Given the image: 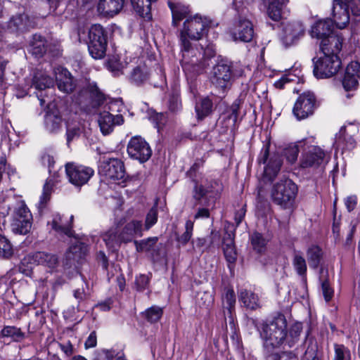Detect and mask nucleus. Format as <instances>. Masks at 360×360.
Here are the masks:
<instances>
[{
  "mask_svg": "<svg viewBox=\"0 0 360 360\" xmlns=\"http://www.w3.org/2000/svg\"><path fill=\"white\" fill-rule=\"evenodd\" d=\"M211 24L212 20L209 17L200 13L190 15L183 23L180 31L181 65L185 73L190 77L200 73L205 67V63L200 61L201 53L193 49L190 41L201 39Z\"/></svg>",
  "mask_w": 360,
  "mask_h": 360,
  "instance_id": "f257e3e1",
  "label": "nucleus"
},
{
  "mask_svg": "<svg viewBox=\"0 0 360 360\" xmlns=\"http://www.w3.org/2000/svg\"><path fill=\"white\" fill-rule=\"evenodd\" d=\"M286 321L278 317L262 328L261 336L264 339V347L266 360H287L292 356L291 352H282L286 342Z\"/></svg>",
  "mask_w": 360,
  "mask_h": 360,
  "instance_id": "f03ea898",
  "label": "nucleus"
},
{
  "mask_svg": "<svg viewBox=\"0 0 360 360\" xmlns=\"http://www.w3.org/2000/svg\"><path fill=\"white\" fill-rule=\"evenodd\" d=\"M243 73L244 70L240 65L221 61L213 68L210 79L217 89L224 92L230 89L233 80L242 77Z\"/></svg>",
  "mask_w": 360,
  "mask_h": 360,
  "instance_id": "7ed1b4c3",
  "label": "nucleus"
},
{
  "mask_svg": "<svg viewBox=\"0 0 360 360\" xmlns=\"http://www.w3.org/2000/svg\"><path fill=\"white\" fill-rule=\"evenodd\" d=\"M78 37L88 45V50L92 58L101 59L105 55L107 47L106 33L99 24H94L88 30L87 37L84 30H79Z\"/></svg>",
  "mask_w": 360,
  "mask_h": 360,
  "instance_id": "20e7f679",
  "label": "nucleus"
},
{
  "mask_svg": "<svg viewBox=\"0 0 360 360\" xmlns=\"http://www.w3.org/2000/svg\"><path fill=\"white\" fill-rule=\"evenodd\" d=\"M297 191L296 184L289 179H284L273 186L271 196L275 204L290 210L293 208Z\"/></svg>",
  "mask_w": 360,
  "mask_h": 360,
  "instance_id": "39448f33",
  "label": "nucleus"
},
{
  "mask_svg": "<svg viewBox=\"0 0 360 360\" xmlns=\"http://www.w3.org/2000/svg\"><path fill=\"white\" fill-rule=\"evenodd\" d=\"M313 73L317 79L330 78L335 75L341 68V60L335 54H323L313 59Z\"/></svg>",
  "mask_w": 360,
  "mask_h": 360,
  "instance_id": "423d86ee",
  "label": "nucleus"
},
{
  "mask_svg": "<svg viewBox=\"0 0 360 360\" xmlns=\"http://www.w3.org/2000/svg\"><path fill=\"white\" fill-rule=\"evenodd\" d=\"M99 174L109 183L120 184L126 179L124 163L117 158L103 161L99 166Z\"/></svg>",
  "mask_w": 360,
  "mask_h": 360,
  "instance_id": "0eeeda50",
  "label": "nucleus"
},
{
  "mask_svg": "<svg viewBox=\"0 0 360 360\" xmlns=\"http://www.w3.org/2000/svg\"><path fill=\"white\" fill-rule=\"evenodd\" d=\"M349 9L354 15H360V1H335L333 6V15L336 27L345 28L349 23Z\"/></svg>",
  "mask_w": 360,
  "mask_h": 360,
  "instance_id": "6e6552de",
  "label": "nucleus"
},
{
  "mask_svg": "<svg viewBox=\"0 0 360 360\" xmlns=\"http://www.w3.org/2000/svg\"><path fill=\"white\" fill-rule=\"evenodd\" d=\"M120 105L121 104L119 101H112L108 107L109 111L105 110L99 113L98 123L103 134H109L112 131L115 125H120L124 122L122 115L117 114L114 115L112 113L115 111H120L119 109H116V107Z\"/></svg>",
  "mask_w": 360,
  "mask_h": 360,
  "instance_id": "1a4fd4ad",
  "label": "nucleus"
},
{
  "mask_svg": "<svg viewBox=\"0 0 360 360\" xmlns=\"http://www.w3.org/2000/svg\"><path fill=\"white\" fill-rule=\"evenodd\" d=\"M32 224V216L30 211L23 202H18L13 216V230L25 235L31 230Z\"/></svg>",
  "mask_w": 360,
  "mask_h": 360,
  "instance_id": "9d476101",
  "label": "nucleus"
},
{
  "mask_svg": "<svg viewBox=\"0 0 360 360\" xmlns=\"http://www.w3.org/2000/svg\"><path fill=\"white\" fill-rule=\"evenodd\" d=\"M65 172L69 181L77 186L86 184L94 174L92 168L72 162L66 164Z\"/></svg>",
  "mask_w": 360,
  "mask_h": 360,
  "instance_id": "9b49d317",
  "label": "nucleus"
},
{
  "mask_svg": "<svg viewBox=\"0 0 360 360\" xmlns=\"http://www.w3.org/2000/svg\"><path fill=\"white\" fill-rule=\"evenodd\" d=\"M269 156V146H266L262 148L261 153L258 158L259 164H266L264 167V177L271 181L274 179L280 171L282 160L278 155L274 154Z\"/></svg>",
  "mask_w": 360,
  "mask_h": 360,
  "instance_id": "f8f14e48",
  "label": "nucleus"
},
{
  "mask_svg": "<svg viewBox=\"0 0 360 360\" xmlns=\"http://www.w3.org/2000/svg\"><path fill=\"white\" fill-rule=\"evenodd\" d=\"M129 155L141 162H146L152 155L148 143L141 136L132 137L127 145Z\"/></svg>",
  "mask_w": 360,
  "mask_h": 360,
  "instance_id": "ddd939ff",
  "label": "nucleus"
},
{
  "mask_svg": "<svg viewBox=\"0 0 360 360\" xmlns=\"http://www.w3.org/2000/svg\"><path fill=\"white\" fill-rule=\"evenodd\" d=\"M315 108L316 98L314 95L311 92H305L298 97L294 105L292 112L297 120H302L311 115Z\"/></svg>",
  "mask_w": 360,
  "mask_h": 360,
  "instance_id": "4468645a",
  "label": "nucleus"
},
{
  "mask_svg": "<svg viewBox=\"0 0 360 360\" xmlns=\"http://www.w3.org/2000/svg\"><path fill=\"white\" fill-rule=\"evenodd\" d=\"M21 264L22 266L29 264H36L37 265H41L49 269L50 271H52L58 266V259L55 255L44 252H37L33 255H28L25 257Z\"/></svg>",
  "mask_w": 360,
  "mask_h": 360,
  "instance_id": "2eb2a0df",
  "label": "nucleus"
},
{
  "mask_svg": "<svg viewBox=\"0 0 360 360\" xmlns=\"http://www.w3.org/2000/svg\"><path fill=\"white\" fill-rule=\"evenodd\" d=\"M359 128L355 124H349L341 127L339 133L336 135L335 143L339 148L342 149H352L355 146L354 136L358 133Z\"/></svg>",
  "mask_w": 360,
  "mask_h": 360,
  "instance_id": "dca6fc26",
  "label": "nucleus"
},
{
  "mask_svg": "<svg viewBox=\"0 0 360 360\" xmlns=\"http://www.w3.org/2000/svg\"><path fill=\"white\" fill-rule=\"evenodd\" d=\"M231 34L234 41H250L254 34L252 22L245 18H240L231 28Z\"/></svg>",
  "mask_w": 360,
  "mask_h": 360,
  "instance_id": "f3484780",
  "label": "nucleus"
},
{
  "mask_svg": "<svg viewBox=\"0 0 360 360\" xmlns=\"http://www.w3.org/2000/svg\"><path fill=\"white\" fill-rule=\"evenodd\" d=\"M304 34V27L298 21L288 22L283 25L282 40L286 46L295 43Z\"/></svg>",
  "mask_w": 360,
  "mask_h": 360,
  "instance_id": "a211bd4d",
  "label": "nucleus"
},
{
  "mask_svg": "<svg viewBox=\"0 0 360 360\" xmlns=\"http://www.w3.org/2000/svg\"><path fill=\"white\" fill-rule=\"evenodd\" d=\"M325 158L326 153L320 147L311 146L302 155L301 166L304 168L316 167L323 163Z\"/></svg>",
  "mask_w": 360,
  "mask_h": 360,
  "instance_id": "6ab92c4d",
  "label": "nucleus"
},
{
  "mask_svg": "<svg viewBox=\"0 0 360 360\" xmlns=\"http://www.w3.org/2000/svg\"><path fill=\"white\" fill-rule=\"evenodd\" d=\"M221 190V185L217 181H213L208 186L201 183L195 187L194 198L199 201L202 200L203 198L215 199L219 196Z\"/></svg>",
  "mask_w": 360,
  "mask_h": 360,
  "instance_id": "aec40b11",
  "label": "nucleus"
},
{
  "mask_svg": "<svg viewBox=\"0 0 360 360\" xmlns=\"http://www.w3.org/2000/svg\"><path fill=\"white\" fill-rule=\"evenodd\" d=\"M343 38L339 33H334L321 40L320 48L323 54H335L338 56L342 46Z\"/></svg>",
  "mask_w": 360,
  "mask_h": 360,
  "instance_id": "412c9836",
  "label": "nucleus"
},
{
  "mask_svg": "<svg viewBox=\"0 0 360 360\" xmlns=\"http://www.w3.org/2000/svg\"><path fill=\"white\" fill-rule=\"evenodd\" d=\"M124 1H98L97 14L103 18H112L124 7Z\"/></svg>",
  "mask_w": 360,
  "mask_h": 360,
  "instance_id": "4be33fe9",
  "label": "nucleus"
},
{
  "mask_svg": "<svg viewBox=\"0 0 360 360\" xmlns=\"http://www.w3.org/2000/svg\"><path fill=\"white\" fill-rule=\"evenodd\" d=\"M34 22L26 14L13 16L7 25V29L11 32H25L34 27Z\"/></svg>",
  "mask_w": 360,
  "mask_h": 360,
  "instance_id": "5701e85b",
  "label": "nucleus"
},
{
  "mask_svg": "<svg viewBox=\"0 0 360 360\" xmlns=\"http://www.w3.org/2000/svg\"><path fill=\"white\" fill-rule=\"evenodd\" d=\"M55 75L60 91L68 94L74 90L75 85L70 72L67 69L58 68L55 70Z\"/></svg>",
  "mask_w": 360,
  "mask_h": 360,
  "instance_id": "b1692460",
  "label": "nucleus"
},
{
  "mask_svg": "<svg viewBox=\"0 0 360 360\" xmlns=\"http://www.w3.org/2000/svg\"><path fill=\"white\" fill-rule=\"evenodd\" d=\"M334 19H326L317 21L311 27V35L312 37L323 40L332 35L333 32Z\"/></svg>",
  "mask_w": 360,
  "mask_h": 360,
  "instance_id": "393cba45",
  "label": "nucleus"
},
{
  "mask_svg": "<svg viewBox=\"0 0 360 360\" xmlns=\"http://www.w3.org/2000/svg\"><path fill=\"white\" fill-rule=\"evenodd\" d=\"M169 7L172 14V23L174 26L184 18H187L191 15V9L188 6L185 5L181 1H168Z\"/></svg>",
  "mask_w": 360,
  "mask_h": 360,
  "instance_id": "a878e982",
  "label": "nucleus"
},
{
  "mask_svg": "<svg viewBox=\"0 0 360 360\" xmlns=\"http://www.w3.org/2000/svg\"><path fill=\"white\" fill-rule=\"evenodd\" d=\"M142 224L139 221H131L127 223L119 234L123 243L132 240L134 237L142 235Z\"/></svg>",
  "mask_w": 360,
  "mask_h": 360,
  "instance_id": "bb28decb",
  "label": "nucleus"
},
{
  "mask_svg": "<svg viewBox=\"0 0 360 360\" xmlns=\"http://www.w3.org/2000/svg\"><path fill=\"white\" fill-rule=\"evenodd\" d=\"M285 1H269L266 8V13L269 18L278 21L288 13Z\"/></svg>",
  "mask_w": 360,
  "mask_h": 360,
  "instance_id": "cd10ccee",
  "label": "nucleus"
},
{
  "mask_svg": "<svg viewBox=\"0 0 360 360\" xmlns=\"http://www.w3.org/2000/svg\"><path fill=\"white\" fill-rule=\"evenodd\" d=\"M239 300L243 304L244 307L251 310H255L260 307L259 299L255 292L243 290L239 294Z\"/></svg>",
  "mask_w": 360,
  "mask_h": 360,
  "instance_id": "c85d7f7f",
  "label": "nucleus"
},
{
  "mask_svg": "<svg viewBox=\"0 0 360 360\" xmlns=\"http://www.w3.org/2000/svg\"><path fill=\"white\" fill-rule=\"evenodd\" d=\"M63 120L58 110L48 111L45 116V126L50 132H55L62 127Z\"/></svg>",
  "mask_w": 360,
  "mask_h": 360,
  "instance_id": "c756f323",
  "label": "nucleus"
},
{
  "mask_svg": "<svg viewBox=\"0 0 360 360\" xmlns=\"http://www.w3.org/2000/svg\"><path fill=\"white\" fill-rule=\"evenodd\" d=\"M51 229L60 234L70 236V224L67 219H64L63 217L59 214L53 215V220L51 223Z\"/></svg>",
  "mask_w": 360,
  "mask_h": 360,
  "instance_id": "7c9ffc66",
  "label": "nucleus"
},
{
  "mask_svg": "<svg viewBox=\"0 0 360 360\" xmlns=\"http://www.w3.org/2000/svg\"><path fill=\"white\" fill-rule=\"evenodd\" d=\"M54 84L53 78L48 76L46 72L37 71L33 78V85L39 91L52 87Z\"/></svg>",
  "mask_w": 360,
  "mask_h": 360,
  "instance_id": "2f4dec72",
  "label": "nucleus"
},
{
  "mask_svg": "<svg viewBox=\"0 0 360 360\" xmlns=\"http://www.w3.org/2000/svg\"><path fill=\"white\" fill-rule=\"evenodd\" d=\"M118 233V227H112L103 236V240L107 248L110 250H115L122 243Z\"/></svg>",
  "mask_w": 360,
  "mask_h": 360,
  "instance_id": "473e14b6",
  "label": "nucleus"
},
{
  "mask_svg": "<svg viewBox=\"0 0 360 360\" xmlns=\"http://www.w3.org/2000/svg\"><path fill=\"white\" fill-rule=\"evenodd\" d=\"M223 250L224 256L229 263H233L236 259L233 238L231 233H227L223 238Z\"/></svg>",
  "mask_w": 360,
  "mask_h": 360,
  "instance_id": "72a5a7b5",
  "label": "nucleus"
},
{
  "mask_svg": "<svg viewBox=\"0 0 360 360\" xmlns=\"http://www.w3.org/2000/svg\"><path fill=\"white\" fill-rule=\"evenodd\" d=\"M87 252V246L80 241L76 240L72 245L70 246L69 251L67 252V257L78 260L82 258Z\"/></svg>",
  "mask_w": 360,
  "mask_h": 360,
  "instance_id": "f704fd0d",
  "label": "nucleus"
},
{
  "mask_svg": "<svg viewBox=\"0 0 360 360\" xmlns=\"http://www.w3.org/2000/svg\"><path fill=\"white\" fill-rule=\"evenodd\" d=\"M322 255V250L319 246H310L307 251V256L309 266L313 269H316L320 264Z\"/></svg>",
  "mask_w": 360,
  "mask_h": 360,
  "instance_id": "c9c22d12",
  "label": "nucleus"
},
{
  "mask_svg": "<svg viewBox=\"0 0 360 360\" xmlns=\"http://www.w3.org/2000/svg\"><path fill=\"white\" fill-rule=\"evenodd\" d=\"M149 77L148 69L146 65L135 68L131 73L130 79L132 82L140 84L146 82Z\"/></svg>",
  "mask_w": 360,
  "mask_h": 360,
  "instance_id": "e433bc0d",
  "label": "nucleus"
},
{
  "mask_svg": "<svg viewBox=\"0 0 360 360\" xmlns=\"http://www.w3.org/2000/svg\"><path fill=\"white\" fill-rule=\"evenodd\" d=\"M150 2L151 1H130L136 13L141 17L148 20L151 18Z\"/></svg>",
  "mask_w": 360,
  "mask_h": 360,
  "instance_id": "4c0bfd02",
  "label": "nucleus"
},
{
  "mask_svg": "<svg viewBox=\"0 0 360 360\" xmlns=\"http://www.w3.org/2000/svg\"><path fill=\"white\" fill-rule=\"evenodd\" d=\"M236 304V296L233 290L228 289L223 297V306L225 310H227L229 318L233 321L232 311L234 310Z\"/></svg>",
  "mask_w": 360,
  "mask_h": 360,
  "instance_id": "58836bf2",
  "label": "nucleus"
},
{
  "mask_svg": "<svg viewBox=\"0 0 360 360\" xmlns=\"http://www.w3.org/2000/svg\"><path fill=\"white\" fill-rule=\"evenodd\" d=\"M84 131V126L80 122H68L66 133L68 143H69L73 139L79 137Z\"/></svg>",
  "mask_w": 360,
  "mask_h": 360,
  "instance_id": "ea45409f",
  "label": "nucleus"
},
{
  "mask_svg": "<svg viewBox=\"0 0 360 360\" xmlns=\"http://www.w3.org/2000/svg\"><path fill=\"white\" fill-rule=\"evenodd\" d=\"M212 108V102L209 98H202L195 105V111L199 119H202L208 115Z\"/></svg>",
  "mask_w": 360,
  "mask_h": 360,
  "instance_id": "a19ab883",
  "label": "nucleus"
},
{
  "mask_svg": "<svg viewBox=\"0 0 360 360\" xmlns=\"http://www.w3.org/2000/svg\"><path fill=\"white\" fill-rule=\"evenodd\" d=\"M293 266L300 276H305L307 272L306 260L300 252H295L292 259Z\"/></svg>",
  "mask_w": 360,
  "mask_h": 360,
  "instance_id": "79ce46f5",
  "label": "nucleus"
},
{
  "mask_svg": "<svg viewBox=\"0 0 360 360\" xmlns=\"http://www.w3.org/2000/svg\"><path fill=\"white\" fill-rule=\"evenodd\" d=\"M30 46H32V53L37 56H41L46 51L44 40L39 35H34Z\"/></svg>",
  "mask_w": 360,
  "mask_h": 360,
  "instance_id": "37998d69",
  "label": "nucleus"
},
{
  "mask_svg": "<svg viewBox=\"0 0 360 360\" xmlns=\"http://www.w3.org/2000/svg\"><path fill=\"white\" fill-rule=\"evenodd\" d=\"M333 360H351V353L343 345L334 344V356Z\"/></svg>",
  "mask_w": 360,
  "mask_h": 360,
  "instance_id": "c03bdc74",
  "label": "nucleus"
},
{
  "mask_svg": "<svg viewBox=\"0 0 360 360\" xmlns=\"http://www.w3.org/2000/svg\"><path fill=\"white\" fill-rule=\"evenodd\" d=\"M356 76L349 75V72H345L342 79V86L345 91H354L359 86V80Z\"/></svg>",
  "mask_w": 360,
  "mask_h": 360,
  "instance_id": "a18cd8bd",
  "label": "nucleus"
},
{
  "mask_svg": "<svg viewBox=\"0 0 360 360\" xmlns=\"http://www.w3.org/2000/svg\"><path fill=\"white\" fill-rule=\"evenodd\" d=\"M251 243L255 251L262 252L265 250L267 240L261 233L256 232L251 236Z\"/></svg>",
  "mask_w": 360,
  "mask_h": 360,
  "instance_id": "49530a36",
  "label": "nucleus"
},
{
  "mask_svg": "<svg viewBox=\"0 0 360 360\" xmlns=\"http://www.w3.org/2000/svg\"><path fill=\"white\" fill-rule=\"evenodd\" d=\"M1 334L4 337H10L15 341H19L24 338V333L20 328L15 326H5L1 330Z\"/></svg>",
  "mask_w": 360,
  "mask_h": 360,
  "instance_id": "de8ad7c7",
  "label": "nucleus"
},
{
  "mask_svg": "<svg viewBox=\"0 0 360 360\" xmlns=\"http://www.w3.org/2000/svg\"><path fill=\"white\" fill-rule=\"evenodd\" d=\"M13 254V250L9 240L0 235V257L9 258Z\"/></svg>",
  "mask_w": 360,
  "mask_h": 360,
  "instance_id": "09e8293b",
  "label": "nucleus"
},
{
  "mask_svg": "<svg viewBox=\"0 0 360 360\" xmlns=\"http://www.w3.org/2000/svg\"><path fill=\"white\" fill-rule=\"evenodd\" d=\"M143 315L148 321L151 323L157 322L162 315V310L159 307L153 306L146 309L143 313Z\"/></svg>",
  "mask_w": 360,
  "mask_h": 360,
  "instance_id": "8fccbe9b",
  "label": "nucleus"
},
{
  "mask_svg": "<svg viewBox=\"0 0 360 360\" xmlns=\"http://www.w3.org/2000/svg\"><path fill=\"white\" fill-rule=\"evenodd\" d=\"M302 331V326L300 323L294 324L290 330L289 335H286V342L289 347H291L293 344L297 340V338Z\"/></svg>",
  "mask_w": 360,
  "mask_h": 360,
  "instance_id": "3c124183",
  "label": "nucleus"
},
{
  "mask_svg": "<svg viewBox=\"0 0 360 360\" xmlns=\"http://www.w3.org/2000/svg\"><path fill=\"white\" fill-rule=\"evenodd\" d=\"M318 345L316 342L312 340H309L307 349L302 357V360H316Z\"/></svg>",
  "mask_w": 360,
  "mask_h": 360,
  "instance_id": "603ef678",
  "label": "nucleus"
},
{
  "mask_svg": "<svg viewBox=\"0 0 360 360\" xmlns=\"http://www.w3.org/2000/svg\"><path fill=\"white\" fill-rule=\"evenodd\" d=\"M298 153L299 148L297 144H290L284 150L287 160L292 164L297 160Z\"/></svg>",
  "mask_w": 360,
  "mask_h": 360,
  "instance_id": "864d4df0",
  "label": "nucleus"
},
{
  "mask_svg": "<svg viewBox=\"0 0 360 360\" xmlns=\"http://www.w3.org/2000/svg\"><path fill=\"white\" fill-rule=\"evenodd\" d=\"M157 240V238H150L139 243L135 241L136 250L139 252L150 251L155 245Z\"/></svg>",
  "mask_w": 360,
  "mask_h": 360,
  "instance_id": "5fc2aeb1",
  "label": "nucleus"
},
{
  "mask_svg": "<svg viewBox=\"0 0 360 360\" xmlns=\"http://www.w3.org/2000/svg\"><path fill=\"white\" fill-rule=\"evenodd\" d=\"M53 186V182L51 179L46 181L43 188V192L40 197V204L44 205L50 199V196L52 192Z\"/></svg>",
  "mask_w": 360,
  "mask_h": 360,
  "instance_id": "6e6d98bb",
  "label": "nucleus"
},
{
  "mask_svg": "<svg viewBox=\"0 0 360 360\" xmlns=\"http://www.w3.org/2000/svg\"><path fill=\"white\" fill-rule=\"evenodd\" d=\"M107 66H108V68L115 75H119L120 72H121L122 69L124 68V65H122V63L115 56H113L108 60Z\"/></svg>",
  "mask_w": 360,
  "mask_h": 360,
  "instance_id": "4d7b16f0",
  "label": "nucleus"
},
{
  "mask_svg": "<svg viewBox=\"0 0 360 360\" xmlns=\"http://www.w3.org/2000/svg\"><path fill=\"white\" fill-rule=\"evenodd\" d=\"M185 228V232L179 238V241L182 244H186L190 240L193 229V222L190 220L187 221Z\"/></svg>",
  "mask_w": 360,
  "mask_h": 360,
  "instance_id": "13d9d810",
  "label": "nucleus"
},
{
  "mask_svg": "<svg viewBox=\"0 0 360 360\" xmlns=\"http://www.w3.org/2000/svg\"><path fill=\"white\" fill-rule=\"evenodd\" d=\"M158 220V210L155 207H152L147 214L146 219V229H149Z\"/></svg>",
  "mask_w": 360,
  "mask_h": 360,
  "instance_id": "bf43d9fd",
  "label": "nucleus"
},
{
  "mask_svg": "<svg viewBox=\"0 0 360 360\" xmlns=\"http://www.w3.org/2000/svg\"><path fill=\"white\" fill-rule=\"evenodd\" d=\"M89 91L90 93L91 97H93L95 99H96L98 104H99L100 102H101L103 100L104 96L99 91L98 88L97 87L95 83L89 84Z\"/></svg>",
  "mask_w": 360,
  "mask_h": 360,
  "instance_id": "052dcab7",
  "label": "nucleus"
},
{
  "mask_svg": "<svg viewBox=\"0 0 360 360\" xmlns=\"http://www.w3.org/2000/svg\"><path fill=\"white\" fill-rule=\"evenodd\" d=\"M345 72H349V75L360 79V63L357 61H352L347 66Z\"/></svg>",
  "mask_w": 360,
  "mask_h": 360,
  "instance_id": "680f3d73",
  "label": "nucleus"
},
{
  "mask_svg": "<svg viewBox=\"0 0 360 360\" xmlns=\"http://www.w3.org/2000/svg\"><path fill=\"white\" fill-rule=\"evenodd\" d=\"M321 288L326 301L328 302L333 297V290L330 288L327 281H325L322 283Z\"/></svg>",
  "mask_w": 360,
  "mask_h": 360,
  "instance_id": "e2e57ef3",
  "label": "nucleus"
},
{
  "mask_svg": "<svg viewBox=\"0 0 360 360\" xmlns=\"http://www.w3.org/2000/svg\"><path fill=\"white\" fill-rule=\"evenodd\" d=\"M97 345V336L95 331H92L85 341L84 347L86 349L95 347Z\"/></svg>",
  "mask_w": 360,
  "mask_h": 360,
  "instance_id": "0e129e2a",
  "label": "nucleus"
},
{
  "mask_svg": "<svg viewBox=\"0 0 360 360\" xmlns=\"http://www.w3.org/2000/svg\"><path fill=\"white\" fill-rule=\"evenodd\" d=\"M149 282V278L146 275H140L136 279V283L139 290H144Z\"/></svg>",
  "mask_w": 360,
  "mask_h": 360,
  "instance_id": "69168bd1",
  "label": "nucleus"
},
{
  "mask_svg": "<svg viewBox=\"0 0 360 360\" xmlns=\"http://www.w3.org/2000/svg\"><path fill=\"white\" fill-rule=\"evenodd\" d=\"M357 203V198L356 195H350L345 199V206L349 212L352 211Z\"/></svg>",
  "mask_w": 360,
  "mask_h": 360,
  "instance_id": "338daca9",
  "label": "nucleus"
},
{
  "mask_svg": "<svg viewBox=\"0 0 360 360\" xmlns=\"http://www.w3.org/2000/svg\"><path fill=\"white\" fill-rule=\"evenodd\" d=\"M210 217V211L207 208H200L198 210L195 215V219L208 218Z\"/></svg>",
  "mask_w": 360,
  "mask_h": 360,
  "instance_id": "774afa93",
  "label": "nucleus"
}]
</instances>
